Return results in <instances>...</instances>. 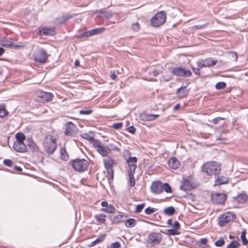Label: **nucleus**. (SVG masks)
<instances>
[{"instance_id":"f257e3e1","label":"nucleus","mask_w":248,"mask_h":248,"mask_svg":"<svg viewBox=\"0 0 248 248\" xmlns=\"http://www.w3.org/2000/svg\"><path fill=\"white\" fill-rule=\"evenodd\" d=\"M202 171L207 175H217L220 173L221 165L217 162L212 161L205 163L202 166Z\"/></svg>"},{"instance_id":"f03ea898","label":"nucleus","mask_w":248,"mask_h":248,"mask_svg":"<svg viewBox=\"0 0 248 248\" xmlns=\"http://www.w3.org/2000/svg\"><path fill=\"white\" fill-rule=\"evenodd\" d=\"M43 145L46 153L52 155L57 147L56 138L53 135H47L43 139Z\"/></svg>"},{"instance_id":"7ed1b4c3","label":"nucleus","mask_w":248,"mask_h":248,"mask_svg":"<svg viewBox=\"0 0 248 248\" xmlns=\"http://www.w3.org/2000/svg\"><path fill=\"white\" fill-rule=\"evenodd\" d=\"M200 184L196 182L192 176L183 178L181 181L180 189L184 191H190L197 188Z\"/></svg>"},{"instance_id":"20e7f679","label":"nucleus","mask_w":248,"mask_h":248,"mask_svg":"<svg viewBox=\"0 0 248 248\" xmlns=\"http://www.w3.org/2000/svg\"><path fill=\"white\" fill-rule=\"evenodd\" d=\"M48 55L46 51L41 48L36 50L33 53V57L35 62L40 64L46 63L48 60Z\"/></svg>"},{"instance_id":"39448f33","label":"nucleus","mask_w":248,"mask_h":248,"mask_svg":"<svg viewBox=\"0 0 248 248\" xmlns=\"http://www.w3.org/2000/svg\"><path fill=\"white\" fill-rule=\"evenodd\" d=\"M72 166L76 171L83 172L87 169L89 163L84 159L77 158L72 160Z\"/></svg>"},{"instance_id":"423d86ee","label":"nucleus","mask_w":248,"mask_h":248,"mask_svg":"<svg viewBox=\"0 0 248 248\" xmlns=\"http://www.w3.org/2000/svg\"><path fill=\"white\" fill-rule=\"evenodd\" d=\"M167 14L164 11L157 13L151 19V23L155 27H159L166 21Z\"/></svg>"},{"instance_id":"0eeeda50","label":"nucleus","mask_w":248,"mask_h":248,"mask_svg":"<svg viewBox=\"0 0 248 248\" xmlns=\"http://www.w3.org/2000/svg\"><path fill=\"white\" fill-rule=\"evenodd\" d=\"M236 217V215L232 212H226L218 219V224L223 227L230 221H232Z\"/></svg>"},{"instance_id":"6e6552de","label":"nucleus","mask_w":248,"mask_h":248,"mask_svg":"<svg viewBox=\"0 0 248 248\" xmlns=\"http://www.w3.org/2000/svg\"><path fill=\"white\" fill-rule=\"evenodd\" d=\"M171 73L176 76L183 78L190 77L192 75V73L189 70L182 66L172 68Z\"/></svg>"},{"instance_id":"1a4fd4ad","label":"nucleus","mask_w":248,"mask_h":248,"mask_svg":"<svg viewBox=\"0 0 248 248\" xmlns=\"http://www.w3.org/2000/svg\"><path fill=\"white\" fill-rule=\"evenodd\" d=\"M103 162L108 176V179L113 180L114 178V170L112 167L115 163V160L112 158L104 159Z\"/></svg>"},{"instance_id":"9d476101","label":"nucleus","mask_w":248,"mask_h":248,"mask_svg":"<svg viewBox=\"0 0 248 248\" xmlns=\"http://www.w3.org/2000/svg\"><path fill=\"white\" fill-rule=\"evenodd\" d=\"M162 240V235L159 232H152L147 237V242L149 244H159Z\"/></svg>"},{"instance_id":"9b49d317","label":"nucleus","mask_w":248,"mask_h":248,"mask_svg":"<svg viewBox=\"0 0 248 248\" xmlns=\"http://www.w3.org/2000/svg\"><path fill=\"white\" fill-rule=\"evenodd\" d=\"M226 199L225 194L221 193H215L211 195L212 202L217 204H223Z\"/></svg>"},{"instance_id":"f8f14e48","label":"nucleus","mask_w":248,"mask_h":248,"mask_svg":"<svg viewBox=\"0 0 248 248\" xmlns=\"http://www.w3.org/2000/svg\"><path fill=\"white\" fill-rule=\"evenodd\" d=\"M93 147L102 156H107L109 154L108 147H106L102 145L101 142L98 140H94Z\"/></svg>"},{"instance_id":"ddd939ff","label":"nucleus","mask_w":248,"mask_h":248,"mask_svg":"<svg viewBox=\"0 0 248 248\" xmlns=\"http://www.w3.org/2000/svg\"><path fill=\"white\" fill-rule=\"evenodd\" d=\"M78 131V128L72 122H68L64 130V134L66 136H72L76 134Z\"/></svg>"},{"instance_id":"4468645a","label":"nucleus","mask_w":248,"mask_h":248,"mask_svg":"<svg viewBox=\"0 0 248 248\" xmlns=\"http://www.w3.org/2000/svg\"><path fill=\"white\" fill-rule=\"evenodd\" d=\"M106 30L105 28L104 27H101L98 28L94 29L93 30H91L90 31H86L85 32L83 33V34L78 36V38H86L89 36H91L95 34H98Z\"/></svg>"},{"instance_id":"2eb2a0df","label":"nucleus","mask_w":248,"mask_h":248,"mask_svg":"<svg viewBox=\"0 0 248 248\" xmlns=\"http://www.w3.org/2000/svg\"><path fill=\"white\" fill-rule=\"evenodd\" d=\"M13 148L15 151L19 153H25L28 151L27 146L24 142L15 141Z\"/></svg>"},{"instance_id":"dca6fc26","label":"nucleus","mask_w":248,"mask_h":248,"mask_svg":"<svg viewBox=\"0 0 248 248\" xmlns=\"http://www.w3.org/2000/svg\"><path fill=\"white\" fill-rule=\"evenodd\" d=\"M73 16L68 13L58 16L53 20V24L55 25H60L64 23L66 21L70 19Z\"/></svg>"},{"instance_id":"f3484780","label":"nucleus","mask_w":248,"mask_h":248,"mask_svg":"<svg viewBox=\"0 0 248 248\" xmlns=\"http://www.w3.org/2000/svg\"><path fill=\"white\" fill-rule=\"evenodd\" d=\"M37 97L41 102L45 103L51 100L53 94L50 93L41 91L39 93Z\"/></svg>"},{"instance_id":"a211bd4d","label":"nucleus","mask_w":248,"mask_h":248,"mask_svg":"<svg viewBox=\"0 0 248 248\" xmlns=\"http://www.w3.org/2000/svg\"><path fill=\"white\" fill-rule=\"evenodd\" d=\"M159 117L158 114H148L142 113L140 114V120L142 122L153 121Z\"/></svg>"},{"instance_id":"6ab92c4d","label":"nucleus","mask_w":248,"mask_h":248,"mask_svg":"<svg viewBox=\"0 0 248 248\" xmlns=\"http://www.w3.org/2000/svg\"><path fill=\"white\" fill-rule=\"evenodd\" d=\"M151 191L155 194H159L163 191L162 183L159 181L155 182L151 186Z\"/></svg>"},{"instance_id":"aec40b11","label":"nucleus","mask_w":248,"mask_h":248,"mask_svg":"<svg viewBox=\"0 0 248 248\" xmlns=\"http://www.w3.org/2000/svg\"><path fill=\"white\" fill-rule=\"evenodd\" d=\"M126 162L129 166V170L128 171H135L137 165L136 163L137 162V158L136 157H129L125 159Z\"/></svg>"},{"instance_id":"412c9836","label":"nucleus","mask_w":248,"mask_h":248,"mask_svg":"<svg viewBox=\"0 0 248 248\" xmlns=\"http://www.w3.org/2000/svg\"><path fill=\"white\" fill-rule=\"evenodd\" d=\"M186 86H182L181 87L177 89L176 93L177 94L179 98H183L186 97L188 95L189 93V90L186 89Z\"/></svg>"},{"instance_id":"4be33fe9","label":"nucleus","mask_w":248,"mask_h":248,"mask_svg":"<svg viewBox=\"0 0 248 248\" xmlns=\"http://www.w3.org/2000/svg\"><path fill=\"white\" fill-rule=\"evenodd\" d=\"M234 201L238 203H244L248 200V195L245 193H241L234 198Z\"/></svg>"},{"instance_id":"5701e85b","label":"nucleus","mask_w":248,"mask_h":248,"mask_svg":"<svg viewBox=\"0 0 248 248\" xmlns=\"http://www.w3.org/2000/svg\"><path fill=\"white\" fill-rule=\"evenodd\" d=\"M169 166L173 169H177L180 166L179 161L175 157H171L168 162Z\"/></svg>"},{"instance_id":"b1692460","label":"nucleus","mask_w":248,"mask_h":248,"mask_svg":"<svg viewBox=\"0 0 248 248\" xmlns=\"http://www.w3.org/2000/svg\"><path fill=\"white\" fill-rule=\"evenodd\" d=\"M41 34L45 35L52 36L55 34V30L54 28L44 27L40 31Z\"/></svg>"},{"instance_id":"393cba45","label":"nucleus","mask_w":248,"mask_h":248,"mask_svg":"<svg viewBox=\"0 0 248 248\" xmlns=\"http://www.w3.org/2000/svg\"><path fill=\"white\" fill-rule=\"evenodd\" d=\"M117 144L114 143H109L108 144V149L109 150V153L110 151H113L116 152H120L121 149L119 146H121V144L119 142H117Z\"/></svg>"},{"instance_id":"a878e982","label":"nucleus","mask_w":248,"mask_h":248,"mask_svg":"<svg viewBox=\"0 0 248 248\" xmlns=\"http://www.w3.org/2000/svg\"><path fill=\"white\" fill-rule=\"evenodd\" d=\"M27 145L31 151L35 152H38L39 151V148L32 140L28 139Z\"/></svg>"},{"instance_id":"bb28decb","label":"nucleus","mask_w":248,"mask_h":248,"mask_svg":"<svg viewBox=\"0 0 248 248\" xmlns=\"http://www.w3.org/2000/svg\"><path fill=\"white\" fill-rule=\"evenodd\" d=\"M216 185H221L223 184H227L229 182V179L227 177L224 176L217 177L216 179Z\"/></svg>"},{"instance_id":"cd10ccee","label":"nucleus","mask_w":248,"mask_h":248,"mask_svg":"<svg viewBox=\"0 0 248 248\" xmlns=\"http://www.w3.org/2000/svg\"><path fill=\"white\" fill-rule=\"evenodd\" d=\"M135 171H127V174L129 177V181L131 187H133L135 185V180L134 177V174Z\"/></svg>"},{"instance_id":"c85d7f7f","label":"nucleus","mask_w":248,"mask_h":248,"mask_svg":"<svg viewBox=\"0 0 248 248\" xmlns=\"http://www.w3.org/2000/svg\"><path fill=\"white\" fill-rule=\"evenodd\" d=\"M175 209L173 206H169L164 210V214L165 215L171 216L175 213Z\"/></svg>"},{"instance_id":"c756f323","label":"nucleus","mask_w":248,"mask_h":248,"mask_svg":"<svg viewBox=\"0 0 248 248\" xmlns=\"http://www.w3.org/2000/svg\"><path fill=\"white\" fill-rule=\"evenodd\" d=\"M204 65L205 67H210L215 65L217 62V61L213 60L211 58H208L203 61Z\"/></svg>"},{"instance_id":"7c9ffc66","label":"nucleus","mask_w":248,"mask_h":248,"mask_svg":"<svg viewBox=\"0 0 248 248\" xmlns=\"http://www.w3.org/2000/svg\"><path fill=\"white\" fill-rule=\"evenodd\" d=\"M92 132H90L89 133H83L81 135L82 138H83L84 139H86L87 140H89L90 141H92L93 144V143L94 141V140H96V139H94L93 135H90V134L93 135Z\"/></svg>"},{"instance_id":"2f4dec72","label":"nucleus","mask_w":248,"mask_h":248,"mask_svg":"<svg viewBox=\"0 0 248 248\" xmlns=\"http://www.w3.org/2000/svg\"><path fill=\"white\" fill-rule=\"evenodd\" d=\"M106 236V235L105 234H101L97 239H96L94 241H93L90 245V246L92 247V246H93L97 244L100 243L102 242L105 239Z\"/></svg>"},{"instance_id":"473e14b6","label":"nucleus","mask_w":248,"mask_h":248,"mask_svg":"<svg viewBox=\"0 0 248 248\" xmlns=\"http://www.w3.org/2000/svg\"><path fill=\"white\" fill-rule=\"evenodd\" d=\"M115 210V208L111 204L108 205L107 208H102L101 209L102 211L105 212L107 213H114Z\"/></svg>"},{"instance_id":"72a5a7b5","label":"nucleus","mask_w":248,"mask_h":248,"mask_svg":"<svg viewBox=\"0 0 248 248\" xmlns=\"http://www.w3.org/2000/svg\"><path fill=\"white\" fill-rule=\"evenodd\" d=\"M61 158L63 160H67L69 158L68 155L65 148H62L61 149Z\"/></svg>"},{"instance_id":"f704fd0d","label":"nucleus","mask_w":248,"mask_h":248,"mask_svg":"<svg viewBox=\"0 0 248 248\" xmlns=\"http://www.w3.org/2000/svg\"><path fill=\"white\" fill-rule=\"evenodd\" d=\"M16 142H24L26 140V136L22 133H18L16 135Z\"/></svg>"},{"instance_id":"c9c22d12","label":"nucleus","mask_w":248,"mask_h":248,"mask_svg":"<svg viewBox=\"0 0 248 248\" xmlns=\"http://www.w3.org/2000/svg\"><path fill=\"white\" fill-rule=\"evenodd\" d=\"M136 222H137L135 219L130 218L126 220L125 224L127 227L132 228L136 225Z\"/></svg>"},{"instance_id":"e433bc0d","label":"nucleus","mask_w":248,"mask_h":248,"mask_svg":"<svg viewBox=\"0 0 248 248\" xmlns=\"http://www.w3.org/2000/svg\"><path fill=\"white\" fill-rule=\"evenodd\" d=\"M95 218L99 221L100 223H103L106 220L105 217H106V215L103 214H99L95 216Z\"/></svg>"},{"instance_id":"4c0bfd02","label":"nucleus","mask_w":248,"mask_h":248,"mask_svg":"<svg viewBox=\"0 0 248 248\" xmlns=\"http://www.w3.org/2000/svg\"><path fill=\"white\" fill-rule=\"evenodd\" d=\"M246 230L243 231L241 232V239L244 245L246 246L248 244V240L246 238Z\"/></svg>"},{"instance_id":"58836bf2","label":"nucleus","mask_w":248,"mask_h":248,"mask_svg":"<svg viewBox=\"0 0 248 248\" xmlns=\"http://www.w3.org/2000/svg\"><path fill=\"white\" fill-rule=\"evenodd\" d=\"M8 113V112L5 109L4 105H0V118L5 117Z\"/></svg>"},{"instance_id":"ea45409f","label":"nucleus","mask_w":248,"mask_h":248,"mask_svg":"<svg viewBox=\"0 0 248 248\" xmlns=\"http://www.w3.org/2000/svg\"><path fill=\"white\" fill-rule=\"evenodd\" d=\"M2 45L3 46L10 48H17L19 47L18 46L14 45L11 42H3Z\"/></svg>"},{"instance_id":"a19ab883","label":"nucleus","mask_w":248,"mask_h":248,"mask_svg":"<svg viewBox=\"0 0 248 248\" xmlns=\"http://www.w3.org/2000/svg\"><path fill=\"white\" fill-rule=\"evenodd\" d=\"M239 243L237 241H232L227 247V248H239Z\"/></svg>"},{"instance_id":"79ce46f5","label":"nucleus","mask_w":248,"mask_h":248,"mask_svg":"<svg viewBox=\"0 0 248 248\" xmlns=\"http://www.w3.org/2000/svg\"><path fill=\"white\" fill-rule=\"evenodd\" d=\"M226 86V83L222 81L217 82L215 85V87L217 90L223 89L225 88Z\"/></svg>"},{"instance_id":"37998d69","label":"nucleus","mask_w":248,"mask_h":248,"mask_svg":"<svg viewBox=\"0 0 248 248\" xmlns=\"http://www.w3.org/2000/svg\"><path fill=\"white\" fill-rule=\"evenodd\" d=\"M168 233L170 235H175L180 233V232L176 229H170L168 230Z\"/></svg>"},{"instance_id":"c03bdc74","label":"nucleus","mask_w":248,"mask_h":248,"mask_svg":"<svg viewBox=\"0 0 248 248\" xmlns=\"http://www.w3.org/2000/svg\"><path fill=\"white\" fill-rule=\"evenodd\" d=\"M224 244H225V241H224V239L222 237H221L220 238V239L216 241L215 243V245H216V246H217V247H222L224 245Z\"/></svg>"},{"instance_id":"a18cd8bd","label":"nucleus","mask_w":248,"mask_h":248,"mask_svg":"<svg viewBox=\"0 0 248 248\" xmlns=\"http://www.w3.org/2000/svg\"><path fill=\"white\" fill-rule=\"evenodd\" d=\"M3 164L6 166L12 167L14 165V163L10 159H6L3 161Z\"/></svg>"},{"instance_id":"49530a36","label":"nucleus","mask_w":248,"mask_h":248,"mask_svg":"<svg viewBox=\"0 0 248 248\" xmlns=\"http://www.w3.org/2000/svg\"><path fill=\"white\" fill-rule=\"evenodd\" d=\"M145 206L144 203L140 204L137 205L135 212L139 213L141 212Z\"/></svg>"},{"instance_id":"de8ad7c7","label":"nucleus","mask_w":248,"mask_h":248,"mask_svg":"<svg viewBox=\"0 0 248 248\" xmlns=\"http://www.w3.org/2000/svg\"><path fill=\"white\" fill-rule=\"evenodd\" d=\"M157 211V209L153 207H148L145 210V213L147 215H150L152 213H154Z\"/></svg>"},{"instance_id":"09e8293b","label":"nucleus","mask_w":248,"mask_h":248,"mask_svg":"<svg viewBox=\"0 0 248 248\" xmlns=\"http://www.w3.org/2000/svg\"><path fill=\"white\" fill-rule=\"evenodd\" d=\"M162 186L163 187V190H164L167 193L171 192V187L168 183H164L163 185L162 184Z\"/></svg>"},{"instance_id":"8fccbe9b","label":"nucleus","mask_w":248,"mask_h":248,"mask_svg":"<svg viewBox=\"0 0 248 248\" xmlns=\"http://www.w3.org/2000/svg\"><path fill=\"white\" fill-rule=\"evenodd\" d=\"M123 123L121 122L114 123L112 125V128L117 130L121 129Z\"/></svg>"},{"instance_id":"3c124183","label":"nucleus","mask_w":248,"mask_h":248,"mask_svg":"<svg viewBox=\"0 0 248 248\" xmlns=\"http://www.w3.org/2000/svg\"><path fill=\"white\" fill-rule=\"evenodd\" d=\"M132 29L135 31H138L140 30V25L138 22L134 23L132 25Z\"/></svg>"},{"instance_id":"603ef678","label":"nucleus","mask_w":248,"mask_h":248,"mask_svg":"<svg viewBox=\"0 0 248 248\" xmlns=\"http://www.w3.org/2000/svg\"><path fill=\"white\" fill-rule=\"evenodd\" d=\"M110 248H121V244L118 242L112 243L110 246Z\"/></svg>"},{"instance_id":"864d4df0","label":"nucleus","mask_w":248,"mask_h":248,"mask_svg":"<svg viewBox=\"0 0 248 248\" xmlns=\"http://www.w3.org/2000/svg\"><path fill=\"white\" fill-rule=\"evenodd\" d=\"M160 73L159 71H158L155 69H154L152 71L150 72L149 73V75L152 76L153 75L154 77H157Z\"/></svg>"},{"instance_id":"5fc2aeb1","label":"nucleus","mask_w":248,"mask_h":248,"mask_svg":"<svg viewBox=\"0 0 248 248\" xmlns=\"http://www.w3.org/2000/svg\"><path fill=\"white\" fill-rule=\"evenodd\" d=\"M92 112V110L91 109H88V110H81L79 111V113L80 114L83 115H89L91 114Z\"/></svg>"},{"instance_id":"6e6d98bb","label":"nucleus","mask_w":248,"mask_h":248,"mask_svg":"<svg viewBox=\"0 0 248 248\" xmlns=\"http://www.w3.org/2000/svg\"><path fill=\"white\" fill-rule=\"evenodd\" d=\"M224 118H222V117H217V118H215L213 119L212 120V122L215 124H217L218 123V122L221 121V120H224Z\"/></svg>"},{"instance_id":"4d7b16f0","label":"nucleus","mask_w":248,"mask_h":248,"mask_svg":"<svg viewBox=\"0 0 248 248\" xmlns=\"http://www.w3.org/2000/svg\"><path fill=\"white\" fill-rule=\"evenodd\" d=\"M172 78L170 77H169V76H163L161 78H160V80L162 81V80H163V81H170V80L172 79Z\"/></svg>"},{"instance_id":"13d9d810","label":"nucleus","mask_w":248,"mask_h":248,"mask_svg":"<svg viewBox=\"0 0 248 248\" xmlns=\"http://www.w3.org/2000/svg\"><path fill=\"white\" fill-rule=\"evenodd\" d=\"M127 131L131 134H134L136 131V128L133 126H130L127 128Z\"/></svg>"},{"instance_id":"bf43d9fd","label":"nucleus","mask_w":248,"mask_h":248,"mask_svg":"<svg viewBox=\"0 0 248 248\" xmlns=\"http://www.w3.org/2000/svg\"><path fill=\"white\" fill-rule=\"evenodd\" d=\"M172 226L174 228L176 229L179 228L180 227V223L178 221H175L174 223L173 224H172Z\"/></svg>"},{"instance_id":"052dcab7","label":"nucleus","mask_w":248,"mask_h":248,"mask_svg":"<svg viewBox=\"0 0 248 248\" xmlns=\"http://www.w3.org/2000/svg\"><path fill=\"white\" fill-rule=\"evenodd\" d=\"M207 25V24H204L203 25H195L194 27H195V28H196L197 29H202V28L205 27Z\"/></svg>"},{"instance_id":"680f3d73","label":"nucleus","mask_w":248,"mask_h":248,"mask_svg":"<svg viewBox=\"0 0 248 248\" xmlns=\"http://www.w3.org/2000/svg\"><path fill=\"white\" fill-rule=\"evenodd\" d=\"M200 243L202 244L205 245L207 243V239L206 238H203L200 239Z\"/></svg>"},{"instance_id":"e2e57ef3","label":"nucleus","mask_w":248,"mask_h":248,"mask_svg":"<svg viewBox=\"0 0 248 248\" xmlns=\"http://www.w3.org/2000/svg\"><path fill=\"white\" fill-rule=\"evenodd\" d=\"M198 67L200 69L202 67H205L203 61L202 62H198L197 63Z\"/></svg>"},{"instance_id":"0e129e2a","label":"nucleus","mask_w":248,"mask_h":248,"mask_svg":"<svg viewBox=\"0 0 248 248\" xmlns=\"http://www.w3.org/2000/svg\"><path fill=\"white\" fill-rule=\"evenodd\" d=\"M13 167H14V169H15L17 171L19 172V171H22V169H21V167H18V166H16V165H15V164H14V166H13Z\"/></svg>"},{"instance_id":"69168bd1","label":"nucleus","mask_w":248,"mask_h":248,"mask_svg":"<svg viewBox=\"0 0 248 248\" xmlns=\"http://www.w3.org/2000/svg\"><path fill=\"white\" fill-rule=\"evenodd\" d=\"M194 73L196 75H199V68H192Z\"/></svg>"},{"instance_id":"338daca9","label":"nucleus","mask_w":248,"mask_h":248,"mask_svg":"<svg viewBox=\"0 0 248 248\" xmlns=\"http://www.w3.org/2000/svg\"><path fill=\"white\" fill-rule=\"evenodd\" d=\"M231 54L232 55V57L236 61L238 58L237 54L236 52H231Z\"/></svg>"},{"instance_id":"774afa93","label":"nucleus","mask_w":248,"mask_h":248,"mask_svg":"<svg viewBox=\"0 0 248 248\" xmlns=\"http://www.w3.org/2000/svg\"><path fill=\"white\" fill-rule=\"evenodd\" d=\"M110 77L113 80H116L117 78V76L115 74L114 72L113 73L111 74Z\"/></svg>"}]
</instances>
